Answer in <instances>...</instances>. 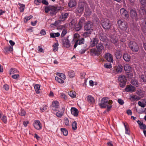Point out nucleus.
<instances>
[{
  "mask_svg": "<svg viewBox=\"0 0 146 146\" xmlns=\"http://www.w3.org/2000/svg\"><path fill=\"white\" fill-rule=\"evenodd\" d=\"M87 99L88 102L89 103H93L95 101L94 98L91 95H89L87 96Z\"/></svg>",
  "mask_w": 146,
  "mask_h": 146,
  "instance_id": "obj_27",
  "label": "nucleus"
},
{
  "mask_svg": "<svg viewBox=\"0 0 146 146\" xmlns=\"http://www.w3.org/2000/svg\"><path fill=\"white\" fill-rule=\"evenodd\" d=\"M42 0H35L34 2L36 5H39V4L41 3Z\"/></svg>",
  "mask_w": 146,
  "mask_h": 146,
  "instance_id": "obj_56",
  "label": "nucleus"
},
{
  "mask_svg": "<svg viewBox=\"0 0 146 146\" xmlns=\"http://www.w3.org/2000/svg\"><path fill=\"white\" fill-rule=\"evenodd\" d=\"M97 50L95 48H92L90 50V53L91 55H98L102 52L104 49V46L101 43L99 44L97 46Z\"/></svg>",
  "mask_w": 146,
  "mask_h": 146,
  "instance_id": "obj_3",
  "label": "nucleus"
},
{
  "mask_svg": "<svg viewBox=\"0 0 146 146\" xmlns=\"http://www.w3.org/2000/svg\"><path fill=\"white\" fill-rule=\"evenodd\" d=\"M130 14L131 17L133 19L136 21L137 20V14L135 10L131 9L130 11Z\"/></svg>",
  "mask_w": 146,
  "mask_h": 146,
  "instance_id": "obj_18",
  "label": "nucleus"
},
{
  "mask_svg": "<svg viewBox=\"0 0 146 146\" xmlns=\"http://www.w3.org/2000/svg\"><path fill=\"white\" fill-rule=\"evenodd\" d=\"M82 27L81 25H80V24H78V23H77L75 26L73 28L76 31H79L82 28Z\"/></svg>",
  "mask_w": 146,
  "mask_h": 146,
  "instance_id": "obj_35",
  "label": "nucleus"
},
{
  "mask_svg": "<svg viewBox=\"0 0 146 146\" xmlns=\"http://www.w3.org/2000/svg\"><path fill=\"white\" fill-rule=\"evenodd\" d=\"M120 13L121 16L124 18H128L129 15L128 12L124 9H121L120 10Z\"/></svg>",
  "mask_w": 146,
  "mask_h": 146,
  "instance_id": "obj_9",
  "label": "nucleus"
},
{
  "mask_svg": "<svg viewBox=\"0 0 146 146\" xmlns=\"http://www.w3.org/2000/svg\"><path fill=\"white\" fill-rule=\"evenodd\" d=\"M58 42H56L53 46V51L54 52L57 51L58 49Z\"/></svg>",
  "mask_w": 146,
  "mask_h": 146,
  "instance_id": "obj_39",
  "label": "nucleus"
},
{
  "mask_svg": "<svg viewBox=\"0 0 146 146\" xmlns=\"http://www.w3.org/2000/svg\"><path fill=\"white\" fill-rule=\"evenodd\" d=\"M135 90V87L130 85L127 86L125 89L126 92H134Z\"/></svg>",
  "mask_w": 146,
  "mask_h": 146,
  "instance_id": "obj_16",
  "label": "nucleus"
},
{
  "mask_svg": "<svg viewBox=\"0 0 146 146\" xmlns=\"http://www.w3.org/2000/svg\"><path fill=\"white\" fill-rule=\"evenodd\" d=\"M98 40L97 38H93L90 42V45L92 47H94L98 43Z\"/></svg>",
  "mask_w": 146,
  "mask_h": 146,
  "instance_id": "obj_22",
  "label": "nucleus"
},
{
  "mask_svg": "<svg viewBox=\"0 0 146 146\" xmlns=\"http://www.w3.org/2000/svg\"><path fill=\"white\" fill-rule=\"evenodd\" d=\"M60 96L61 98H63L65 100H66L67 98L66 96L65 95V94L63 93H60Z\"/></svg>",
  "mask_w": 146,
  "mask_h": 146,
  "instance_id": "obj_54",
  "label": "nucleus"
},
{
  "mask_svg": "<svg viewBox=\"0 0 146 146\" xmlns=\"http://www.w3.org/2000/svg\"><path fill=\"white\" fill-rule=\"evenodd\" d=\"M130 99L132 101H134L139 100L140 98L136 95H131L130 96Z\"/></svg>",
  "mask_w": 146,
  "mask_h": 146,
  "instance_id": "obj_26",
  "label": "nucleus"
},
{
  "mask_svg": "<svg viewBox=\"0 0 146 146\" xmlns=\"http://www.w3.org/2000/svg\"><path fill=\"white\" fill-rule=\"evenodd\" d=\"M85 11L84 13V14L86 16L90 15L91 14V12L89 9L88 6L87 4H86L85 7Z\"/></svg>",
  "mask_w": 146,
  "mask_h": 146,
  "instance_id": "obj_19",
  "label": "nucleus"
},
{
  "mask_svg": "<svg viewBox=\"0 0 146 146\" xmlns=\"http://www.w3.org/2000/svg\"><path fill=\"white\" fill-rule=\"evenodd\" d=\"M93 24L90 21H88L86 23L85 25V30L86 31L83 34L84 36H88L93 31L92 29Z\"/></svg>",
  "mask_w": 146,
  "mask_h": 146,
  "instance_id": "obj_2",
  "label": "nucleus"
},
{
  "mask_svg": "<svg viewBox=\"0 0 146 146\" xmlns=\"http://www.w3.org/2000/svg\"><path fill=\"white\" fill-rule=\"evenodd\" d=\"M131 83L133 85L137 86L138 85V83L135 80L132 79L131 81Z\"/></svg>",
  "mask_w": 146,
  "mask_h": 146,
  "instance_id": "obj_51",
  "label": "nucleus"
},
{
  "mask_svg": "<svg viewBox=\"0 0 146 146\" xmlns=\"http://www.w3.org/2000/svg\"><path fill=\"white\" fill-rule=\"evenodd\" d=\"M84 22L85 20L84 18H81L79 21L78 23V24H80V25H81V26L82 27Z\"/></svg>",
  "mask_w": 146,
  "mask_h": 146,
  "instance_id": "obj_49",
  "label": "nucleus"
},
{
  "mask_svg": "<svg viewBox=\"0 0 146 146\" xmlns=\"http://www.w3.org/2000/svg\"><path fill=\"white\" fill-rule=\"evenodd\" d=\"M33 125L35 128L36 129L40 130L42 128L41 124L38 120H35L34 123Z\"/></svg>",
  "mask_w": 146,
  "mask_h": 146,
  "instance_id": "obj_10",
  "label": "nucleus"
},
{
  "mask_svg": "<svg viewBox=\"0 0 146 146\" xmlns=\"http://www.w3.org/2000/svg\"><path fill=\"white\" fill-rule=\"evenodd\" d=\"M64 123L65 125L66 126L69 125V121L68 119L66 117L64 118Z\"/></svg>",
  "mask_w": 146,
  "mask_h": 146,
  "instance_id": "obj_57",
  "label": "nucleus"
},
{
  "mask_svg": "<svg viewBox=\"0 0 146 146\" xmlns=\"http://www.w3.org/2000/svg\"><path fill=\"white\" fill-rule=\"evenodd\" d=\"M105 68H110L112 67L111 64L110 63H106L104 65Z\"/></svg>",
  "mask_w": 146,
  "mask_h": 146,
  "instance_id": "obj_52",
  "label": "nucleus"
},
{
  "mask_svg": "<svg viewBox=\"0 0 146 146\" xmlns=\"http://www.w3.org/2000/svg\"><path fill=\"white\" fill-rule=\"evenodd\" d=\"M139 13L141 15H145L146 14V10L145 8L143 7H141L140 9Z\"/></svg>",
  "mask_w": 146,
  "mask_h": 146,
  "instance_id": "obj_33",
  "label": "nucleus"
},
{
  "mask_svg": "<svg viewBox=\"0 0 146 146\" xmlns=\"http://www.w3.org/2000/svg\"><path fill=\"white\" fill-rule=\"evenodd\" d=\"M110 38L111 41L113 43H116L117 41V38L115 35H113L111 36Z\"/></svg>",
  "mask_w": 146,
  "mask_h": 146,
  "instance_id": "obj_32",
  "label": "nucleus"
},
{
  "mask_svg": "<svg viewBox=\"0 0 146 146\" xmlns=\"http://www.w3.org/2000/svg\"><path fill=\"white\" fill-rule=\"evenodd\" d=\"M115 55L117 59H119L121 57L122 54L120 51L116 50L115 54Z\"/></svg>",
  "mask_w": 146,
  "mask_h": 146,
  "instance_id": "obj_31",
  "label": "nucleus"
},
{
  "mask_svg": "<svg viewBox=\"0 0 146 146\" xmlns=\"http://www.w3.org/2000/svg\"><path fill=\"white\" fill-rule=\"evenodd\" d=\"M105 58L108 62H113V59L112 55L109 53H106L105 55Z\"/></svg>",
  "mask_w": 146,
  "mask_h": 146,
  "instance_id": "obj_12",
  "label": "nucleus"
},
{
  "mask_svg": "<svg viewBox=\"0 0 146 146\" xmlns=\"http://www.w3.org/2000/svg\"><path fill=\"white\" fill-rule=\"evenodd\" d=\"M70 110L71 114L74 116L77 117L78 115L79 112L77 109L74 107H72Z\"/></svg>",
  "mask_w": 146,
  "mask_h": 146,
  "instance_id": "obj_14",
  "label": "nucleus"
},
{
  "mask_svg": "<svg viewBox=\"0 0 146 146\" xmlns=\"http://www.w3.org/2000/svg\"><path fill=\"white\" fill-rule=\"evenodd\" d=\"M141 3L143 5H146V0H140Z\"/></svg>",
  "mask_w": 146,
  "mask_h": 146,
  "instance_id": "obj_64",
  "label": "nucleus"
},
{
  "mask_svg": "<svg viewBox=\"0 0 146 146\" xmlns=\"http://www.w3.org/2000/svg\"><path fill=\"white\" fill-rule=\"evenodd\" d=\"M123 67L121 64H119L118 66L115 68V70L117 73H121Z\"/></svg>",
  "mask_w": 146,
  "mask_h": 146,
  "instance_id": "obj_23",
  "label": "nucleus"
},
{
  "mask_svg": "<svg viewBox=\"0 0 146 146\" xmlns=\"http://www.w3.org/2000/svg\"><path fill=\"white\" fill-rule=\"evenodd\" d=\"M18 72V70L16 68H12L10 70L9 73L11 75L17 73Z\"/></svg>",
  "mask_w": 146,
  "mask_h": 146,
  "instance_id": "obj_38",
  "label": "nucleus"
},
{
  "mask_svg": "<svg viewBox=\"0 0 146 146\" xmlns=\"http://www.w3.org/2000/svg\"><path fill=\"white\" fill-rule=\"evenodd\" d=\"M77 21L76 19H73L70 23V25L72 28H73L77 24Z\"/></svg>",
  "mask_w": 146,
  "mask_h": 146,
  "instance_id": "obj_30",
  "label": "nucleus"
},
{
  "mask_svg": "<svg viewBox=\"0 0 146 146\" xmlns=\"http://www.w3.org/2000/svg\"><path fill=\"white\" fill-rule=\"evenodd\" d=\"M76 4L75 0H71L68 3V5L70 7H72L75 6Z\"/></svg>",
  "mask_w": 146,
  "mask_h": 146,
  "instance_id": "obj_29",
  "label": "nucleus"
},
{
  "mask_svg": "<svg viewBox=\"0 0 146 146\" xmlns=\"http://www.w3.org/2000/svg\"><path fill=\"white\" fill-rule=\"evenodd\" d=\"M60 35V34L59 33H50V36L51 37L55 38L56 37H58Z\"/></svg>",
  "mask_w": 146,
  "mask_h": 146,
  "instance_id": "obj_36",
  "label": "nucleus"
},
{
  "mask_svg": "<svg viewBox=\"0 0 146 146\" xmlns=\"http://www.w3.org/2000/svg\"><path fill=\"white\" fill-rule=\"evenodd\" d=\"M47 106L45 105H44L42 108H40V110L42 112H44L47 109Z\"/></svg>",
  "mask_w": 146,
  "mask_h": 146,
  "instance_id": "obj_58",
  "label": "nucleus"
},
{
  "mask_svg": "<svg viewBox=\"0 0 146 146\" xmlns=\"http://www.w3.org/2000/svg\"><path fill=\"white\" fill-rule=\"evenodd\" d=\"M102 25L103 28L105 29H109L111 26L109 20L107 19H102L101 20Z\"/></svg>",
  "mask_w": 146,
  "mask_h": 146,
  "instance_id": "obj_5",
  "label": "nucleus"
},
{
  "mask_svg": "<svg viewBox=\"0 0 146 146\" xmlns=\"http://www.w3.org/2000/svg\"><path fill=\"white\" fill-rule=\"evenodd\" d=\"M138 104L141 108H144L145 106L144 102L143 101V100L141 101H139L138 102Z\"/></svg>",
  "mask_w": 146,
  "mask_h": 146,
  "instance_id": "obj_46",
  "label": "nucleus"
},
{
  "mask_svg": "<svg viewBox=\"0 0 146 146\" xmlns=\"http://www.w3.org/2000/svg\"><path fill=\"white\" fill-rule=\"evenodd\" d=\"M140 128L141 129H145L146 128L145 125L143 123L139 126Z\"/></svg>",
  "mask_w": 146,
  "mask_h": 146,
  "instance_id": "obj_62",
  "label": "nucleus"
},
{
  "mask_svg": "<svg viewBox=\"0 0 146 146\" xmlns=\"http://www.w3.org/2000/svg\"><path fill=\"white\" fill-rule=\"evenodd\" d=\"M18 5L20 6L19 9L20 12H23L24 11L25 7V5L19 3H18Z\"/></svg>",
  "mask_w": 146,
  "mask_h": 146,
  "instance_id": "obj_41",
  "label": "nucleus"
},
{
  "mask_svg": "<svg viewBox=\"0 0 146 146\" xmlns=\"http://www.w3.org/2000/svg\"><path fill=\"white\" fill-rule=\"evenodd\" d=\"M0 118L2 121L5 123H7V118L6 117L3 115H2L1 111L0 110Z\"/></svg>",
  "mask_w": 146,
  "mask_h": 146,
  "instance_id": "obj_25",
  "label": "nucleus"
},
{
  "mask_svg": "<svg viewBox=\"0 0 146 146\" xmlns=\"http://www.w3.org/2000/svg\"><path fill=\"white\" fill-rule=\"evenodd\" d=\"M3 88L6 90H8L9 89V86L7 84L4 85L3 86Z\"/></svg>",
  "mask_w": 146,
  "mask_h": 146,
  "instance_id": "obj_63",
  "label": "nucleus"
},
{
  "mask_svg": "<svg viewBox=\"0 0 146 146\" xmlns=\"http://www.w3.org/2000/svg\"><path fill=\"white\" fill-rule=\"evenodd\" d=\"M80 36L79 34H74L73 41H75V42L74 46V47L75 48H76L78 45V39L80 38Z\"/></svg>",
  "mask_w": 146,
  "mask_h": 146,
  "instance_id": "obj_11",
  "label": "nucleus"
},
{
  "mask_svg": "<svg viewBox=\"0 0 146 146\" xmlns=\"http://www.w3.org/2000/svg\"><path fill=\"white\" fill-rule=\"evenodd\" d=\"M55 80L60 83H63L64 82V81L62 80L61 78H59L57 76H56L55 77Z\"/></svg>",
  "mask_w": 146,
  "mask_h": 146,
  "instance_id": "obj_44",
  "label": "nucleus"
},
{
  "mask_svg": "<svg viewBox=\"0 0 146 146\" xmlns=\"http://www.w3.org/2000/svg\"><path fill=\"white\" fill-rule=\"evenodd\" d=\"M84 39L83 38H80L78 39V44L81 45L84 44Z\"/></svg>",
  "mask_w": 146,
  "mask_h": 146,
  "instance_id": "obj_48",
  "label": "nucleus"
},
{
  "mask_svg": "<svg viewBox=\"0 0 146 146\" xmlns=\"http://www.w3.org/2000/svg\"><path fill=\"white\" fill-rule=\"evenodd\" d=\"M129 48L132 51L137 52L138 50V46L137 44L134 41H130L129 44Z\"/></svg>",
  "mask_w": 146,
  "mask_h": 146,
  "instance_id": "obj_6",
  "label": "nucleus"
},
{
  "mask_svg": "<svg viewBox=\"0 0 146 146\" xmlns=\"http://www.w3.org/2000/svg\"><path fill=\"white\" fill-rule=\"evenodd\" d=\"M64 110V108H62L61 111H58L56 113L57 116L59 117H61L63 115Z\"/></svg>",
  "mask_w": 146,
  "mask_h": 146,
  "instance_id": "obj_24",
  "label": "nucleus"
},
{
  "mask_svg": "<svg viewBox=\"0 0 146 146\" xmlns=\"http://www.w3.org/2000/svg\"><path fill=\"white\" fill-rule=\"evenodd\" d=\"M117 24L119 27L124 31H125L128 27L127 23L123 20H119L117 21Z\"/></svg>",
  "mask_w": 146,
  "mask_h": 146,
  "instance_id": "obj_4",
  "label": "nucleus"
},
{
  "mask_svg": "<svg viewBox=\"0 0 146 146\" xmlns=\"http://www.w3.org/2000/svg\"><path fill=\"white\" fill-rule=\"evenodd\" d=\"M118 80L121 82L120 84V86L123 87L124 86L126 82V79L125 76L123 75H120L118 77Z\"/></svg>",
  "mask_w": 146,
  "mask_h": 146,
  "instance_id": "obj_8",
  "label": "nucleus"
},
{
  "mask_svg": "<svg viewBox=\"0 0 146 146\" xmlns=\"http://www.w3.org/2000/svg\"><path fill=\"white\" fill-rule=\"evenodd\" d=\"M68 37L63 39L62 40V42L64 46L67 48H68L70 46V44L68 38Z\"/></svg>",
  "mask_w": 146,
  "mask_h": 146,
  "instance_id": "obj_13",
  "label": "nucleus"
},
{
  "mask_svg": "<svg viewBox=\"0 0 146 146\" xmlns=\"http://www.w3.org/2000/svg\"><path fill=\"white\" fill-rule=\"evenodd\" d=\"M72 128L74 130H76L77 128V123L76 121H74L72 124Z\"/></svg>",
  "mask_w": 146,
  "mask_h": 146,
  "instance_id": "obj_50",
  "label": "nucleus"
},
{
  "mask_svg": "<svg viewBox=\"0 0 146 146\" xmlns=\"http://www.w3.org/2000/svg\"><path fill=\"white\" fill-rule=\"evenodd\" d=\"M67 33V30L65 29H63L61 34V36L62 37L64 36Z\"/></svg>",
  "mask_w": 146,
  "mask_h": 146,
  "instance_id": "obj_55",
  "label": "nucleus"
},
{
  "mask_svg": "<svg viewBox=\"0 0 146 146\" xmlns=\"http://www.w3.org/2000/svg\"><path fill=\"white\" fill-rule=\"evenodd\" d=\"M61 132L64 135L66 136L67 135L68 131L65 128H61Z\"/></svg>",
  "mask_w": 146,
  "mask_h": 146,
  "instance_id": "obj_43",
  "label": "nucleus"
},
{
  "mask_svg": "<svg viewBox=\"0 0 146 146\" xmlns=\"http://www.w3.org/2000/svg\"><path fill=\"white\" fill-rule=\"evenodd\" d=\"M140 81L141 82H146V71L144 74H141L139 75Z\"/></svg>",
  "mask_w": 146,
  "mask_h": 146,
  "instance_id": "obj_17",
  "label": "nucleus"
},
{
  "mask_svg": "<svg viewBox=\"0 0 146 146\" xmlns=\"http://www.w3.org/2000/svg\"><path fill=\"white\" fill-rule=\"evenodd\" d=\"M19 76V75L18 74H14V75H12V77L15 79H17Z\"/></svg>",
  "mask_w": 146,
  "mask_h": 146,
  "instance_id": "obj_61",
  "label": "nucleus"
},
{
  "mask_svg": "<svg viewBox=\"0 0 146 146\" xmlns=\"http://www.w3.org/2000/svg\"><path fill=\"white\" fill-rule=\"evenodd\" d=\"M123 58L125 61L129 62L130 61L131 57L130 56L129 54L125 53L123 54Z\"/></svg>",
  "mask_w": 146,
  "mask_h": 146,
  "instance_id": "obj_20",
  "label": "nucleus"
},
{
  "mask_svg": "<svg viewBox=\"0 0 146 146\" xmlns=\"http://www.w3.org/2000/svg\"><path fill=\"white\" fill-rule=\"evenodd\" d=\"M124 70L125 71L130 72L131 70V67L129 64H125L124 66Z\"/></svg>",
  "mask_w": 146,
  "mask_h": 146,
  "instance_id": "obj_28",
  "label": "nucleus"
},
{
  "mask_svg": "<svg viewBox=\"0 0 146 146\" xmlns=\"http://www.w3.org/2000/svg\"><path fill=\"white\" fill-rule=\"evenodd\" d=\"M57 75L63 80H65L66 79V76L64 74L58 73H57Z\"/></svg>",
  "mask_w": 146,
  "mask_h": 146,
  "instance_id": "obj_47",
  "label": "nucleus"
},
{
  "mask_svg": "<svg viewBox=\"0 0 146 146\" xmlns=\"http://www.w3.org/2000/svg\"><path fill=\"white\" fill-rule=\"evenodd\" d=\"M33 17L32 15L25 17L24 19V22L26 23H27L28 21L30 20Z\"/></svg>",
  "mask_w": 146,
  "mask_h": 146,
  "instance_id": "obj_42",
  "label": "nucleus"
},
{
  "mask_svg": "<svg viewBox=\"0 0 146 146\" xmlns=\"http://www.w3.org/2000/svg\"><path fill=\"white\" fill-rule=\"evenodd\" d=\"M34 88L37 94L40 93V86L39 84H36L34 86Z\"/></svg>",
  "mask_w": 146,
  "mask_h": 146,
  "instance_id": "obj_34",
  "label": "nucleus"
},
{
  "mask_svg": "<svg viewBox=\"0 0 146 146\" xmlns=\"http://www.w3.org/2000/svg\"><path fill=\"white\" fill-rule=\"evenodd\" d=\"M59 104L58 101H55L52 102V109L56 111L58 110L59 106Z\"/></svg>",
  "mask_w": 146,
  "mask_h": 146,
  "instance_id": "obj_15",
  "label": "nucleus"
},
{
  "mask_svg": "<svg viewBox=\"0 0 146 146\" xmlns=\"http://www.w3.org/2000/svg\"><path fill=\"white\" fill-rule=\"evenodd\" d=\"M118 102L121 105H123L124 103L123 100L121 99H118Z\"/></svg>",
  "mask_w": 146,
  "mask_h": 146,
  "instance_id": "obj_60",
  "label": "nucleus"
},
{
  "mask_svg": "<svg viewBox=\"0 0 146 146\" xmlns=\"http://www.w3.org/2000/svg\"><path fill=\"white\" fill-rule=\"evenodd\" d=\"M19 113L21 116H24L25 115L26 112L24 110L21 109L19 111Z\"/></svg>",
  "mask_w": 146,
  "mask_h": 146,
  "instance_id": "obj_53",
  "label": "nucleus"
},
{
  "mask_svg": "<svg viewBox=\"0 0 146 146\" xmlns=\"http://www.w3.org/2000/svg\"><path fill=\"white\" fill-rule=\"evenodd\" d=\"M127 75V76L129 78H131L133 76V74L131 73L130 72H127V74H126Z\"/></svg>",
  "mask_w": 146,
  "mask_h": 146,
  "instance_id": "obj_59",
  "label": "nucleus"
},
{
  "mask_svg": "<svg viewBox=\"0 0 146 146\" xmlns=\"http://www.w3.org/2000/svg\"><path fill=\"white\" fill-rule=\"evenodd\" d=\"M68 75L70 78H73L75 76V74L74 71L71 70L68 71Z\"/></svg>",
  "mask_w": 146,
  "mask_h": 146,
  "instance_id": "obj_40",
  "label": "nucleus"
},
{
  "mask_svg": "<svg viewBox=\"0 0 146 146\" xmlns=\"http://www.w3.org/2000/svg\"><path fill=\"white\" fill-rule=\"evenodd\" d=\"M68 14L67 13H62L59 18L60 21H63L65 20L67 17Z\"/></svg>",
  "mask_w": 146,
  "mask_h": 146,
  "instance_id": "obj_21",
  "label": "nucleus"
},
{
  "mask_svg": "<svg viewBox=\"0 0 146 146\" xmlns=\"http://www.w3.org/2000/svg\"><path fill=\"white\" fill-rule=\"evenodd\" d=\"M112 100H109L107 98L104 97L99 102V105L101 108H107V110L109 111L112 107Z\"/></svg>",
  "mask_w": 146,
  "mask_h": 146,
  "instance_id": "obj_1",
  "label": "nucleus"
},
{
  "mask_svg": "<svg viewBox=\"0 0 146 146\" xmlns=\"http://www.w3.org/2000/svg\"><path fill=\"white\" fill-rule=\"evenodd\" d=\"M4 49L6 52H11L13 50V47L11 46L5 47V48Z\"/></svg>",
  "mask_w": 146,
  "mask_h": 146,
  "instance_id": "obj_45",
  "label": "nucleus"
},
{
  "mask_svg": "<svg viewBox=\"0 0 146 146\" xmlns=\"http://www.w3.org/2000/svg\"><path fill=\"white\" fill-rule=\"evenodd\" d=\"M86 4V3L83 2H79L78 8L76 10V13L82 14L83 12L84 7H85Z\"/></svg>",
  "mask_w": 146,
  "mask_h": 146,
  "instance_id": "obj_7",
  "label": "nucleus"
},
{
  "mask_svg": "<svg viewBox=\"0 0 146 146\" xmlns=\"http://www.w3.org/2000/svg\"><path fill=\"white\" fill-rule=\"evenodd\" d=\"M68 94L72 98H74L76 96V93L73 91H70L69 92Z\"/></svg>",
  "mask_w": 146,
  "mask_h": 146,
  "instance_id": "obj_37",
  "label": "nucleus"
}]
</instances>
